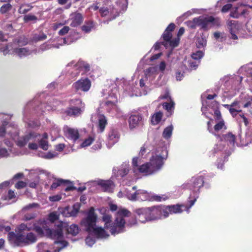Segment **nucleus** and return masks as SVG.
Masks as SVG:
<instances>
[{
    "label": "nucleus",
    "mask_w": 252,
    "mask_h": 252,
    "mask_svg": "<svg viewBox=\"0 0 252 252\" xmlns=\"http://www.w3.org/2000/svg\"><path fill=\"white\" fill-rule=\"evenodd\" d=\"M85 105L80 99H72L70 100V106L64 111V113L70 117H78L84 111Z\"/></svg>",
    "instance_id": "4468645a"
},
{
    "label": "nucleus",
    "mask_w": 252,
    "mask_h": 252,
    "mask_svg": "<svg viewBox=\"0 0 252 252\" xmlns=\"http://www.w3.org/2000/svg\"><path fill=\"white\" fill-rule=\"evenodd\" d=\"M36 137L35 132L32 131L21 136L17 137L14 140L16 145L20 148L25 146L28 143L29 148L34 150L38 148L37 143L34 142V138Z\"/></svg>",
    "instance_id": "ddd939ff"
},
{
    "label": "nucleus",
    "mask_w": 252,
    "mask_h": 252,
    "mask_svg": "<svg viewBox=\"0 0 252 252\" xmlns=\"http://www.w3.org/2000/svg\"><path fill=\"white\" fill-rule=\"evenodd\" d=\"M203 177L202 176L193 177L189 180L183 184L180 189H189L190 190L188 203L189 208H191L198 198L200 189L204 184Z\"/></svg>",
    "instance_id": "0eeeda50"
},
{
    "label": "nucleus",
    "mask_w": 252,
    "mask_h": 252,
    "mask_svg": "<svg viewBox=\"0 0 252 252\" xmlns=\"http://www.w3.org/2000/svg\"><path fill=\"white\" fill-rule=\"evenodd\" d=\"M198 27L204 31H207L214 26L220 25L218 18L207 15H202L197 17Z\"/></svg>",
    "instance_id": "dca6fc26"
},
{
    "label": "nucleus",
    "mask_w": 252,
    "mask_h": 252,
    "mask_svg": "<svg viewBox=\"0 0 252 252\" xmlns=\"http://www.w3.org/2000/svg\"><path fill=\"white\" fill-rule=\"evenodd\" d=\"M173 130V126L171 125L168 126H167L164 128L163 130V131L162 132V137L168 140L169 138H171L172 132Z\"/></svg>",
    "instance_id": "58836bf2"
},
{
    "label": "nucleus",
    "mask_w": 252,
    "mask_h": 252,
    "mask_svg": "<svg viewBox=\"0 0 252 252\" xmlns=\"http://www.w3.org/2000/svg\"><path fill=\"white\" fill-rule=\"evenodd\" d=\"M33 6L30 4H22L20 6L18 12L20 14H25L30 11Z\"/></svg>",
    "instance_id": "a19ab883"
},
{
    "label": "nucleus",
    "mask_w": 252,
    "mask_h": 252,
    "mask_svg": "<svg viewBox=\"0 0 252 252\" xmlns=\"http://www.w3.org/2000/svg\"><path fill=\"white\" fill-rule=\"evenodd\" d=\"M219 139L218 143L214 147V151L217 153L219 151L222 152L223 150L224 151H226L225 149V143L227 142V145L230 147H233L235 142V136L231 133H228L225 135H222L218 138Z\"/></svg>",
    "instance_id": "f3484780"
},
{
    "label": "nucleus",
    "mask_w": 252,
    "mask_h": 252,
    "mask_svg": "<svg viewBox=\"0 0 252 252\" xmlns=\"http://www.w3.org/2000/svg\"><path fill=\"white\" fill-rule=\"evenodd\" d=\"M223 106L229 110V111L233 118L237 117L240 123L244 122L247 126L248 124L247 118L244 114L238 113L242 112L240 101L235 100L231 104H224Z\"/></svg>",
    "instance_id": "2eb2a0df"
},
{
    "label": "nucleus",
    "mask_w": 252,
    "mask_h": 252,
    "mask_svg": "<svg viewBox=\"0 0 252 252\" xmlns=\"http://www.w3.org/2000/svg\"><path fill=\"white\" fill-rule=\"evenodd\" d=\"M94 140V138L93 136H89L88 138L85 139V140L81 143L80 147L81 148H85L90 146Z\"/></svg>",
    "instance_id": "864d4df0"
},
{
    "label": "nucleus",
    "mask_w": 252,
    "mask_h": 252,
    "mask_svg": "<svg viewBox=\"0 0 252 252\" xmlns=\"http://www.w3.org/2000/svg\"><path fill=\"white\" fill-rule=\"evenodd\" d=\"M130 212L126 209H119L116 213L114 222L111 220L112 217L108 214H104L102 220L105 222L104 229H109L112 235H116L125 231V220L124 217H127Z\"/></svg>",
    "instance_id": "20e7f679"
},
{
    "label": "nucleus",
    "mask_w": 252,
    "mask_h": 252,
    "mask_svg": "<svg viewBox=\"0 0 252 252\" xmlns=\"http://www.w3.org/2000/svg\"><path fill=\"white\" fill-rule=\"evenodd\" d=\"M34 227V223L32 225H28L27 224L22 223L19 225L18 228L20 231H23L26 230H30Z\"/></svg>",
    "instance_id": "5fc2aeb1"
},
{
    "label": "nucleus",
    "mask_w": 252,
    "mask_h": 252,
    "mask_svg": "<svg viewBox=\"0 0 252 252\" xmlns=\"http://www.w3.org/2000/svg\"><path fill=\"white\" fill-rule=\"evenodd\" d=\"M98 119V130L102 132L107 125V120L106 117L102 114H98L97 116Z\"/></svg>",
    "instance_id": "c9c22d12"
},
{
    "label": "nucleus",
    "mask_w": 252,
    "mask_h": 252,
    "mask_svg": "<svg viewBox=\"0 0 252 252\" xmlns=\"http://www.w3.org/2000/svg\"><path fill=\"white\" fill-rule=\"evenodd\" d=\"M128 122L129 128L132 130L143 125L144 119L141 114H134L130 116Z\"/></svg>",
    "instance_id": "412c9836"
},
{
    "label": "nucleus",
    "mask_w": 252,
    "mask_h": 252,
    "mask_svg": "<svg viewBox=\"0 0 252 252\" xmlns=\"http://www.w3.org/2000/svg\"><path fill=\"white\" fill-rule=\"evenodd\" d=\"M207 44V38L202 35L198 37L196 41V46L199 49H204Z\"/></svg>",
    "instance_id": "ea45409f"
},
{
    "label": "nucleus",
    "mask_w": 252,
    "mask_h": 252,
    "mask_svg": "<svg viewBox=\"0 0 252 252\" xmlns=\"http://www.w3.org/2000/svg\"><path fill=\"white\" fill-rule=\"evenodd\" d=\"M70 30L68 26H63L58 32L60 35H64L67 33Z\"/></svg>",
    "instance_id": "69168bd1"
},
{
    "label": "nucleus",
    "mask_w": 252,
    "mask_h": 252,
    "mask_svg": "<svg viewBox=\"0 0 252 252\" xmlns=\"http://www.w3.org/2000/svg\"><path fill=\"white\" fill-rule=\"evenodd\" d=\"M36 138H34V142H37L38 147L43 149V150L46 151L49 148V143L47 140L48 134L47 133H44L41 135L35 132Z\"/></svg>",
    "instance_id": "4be33fe9"
},
{
    "label": "nucleus",
    "mask_w": 252,
    "mask_h": 252,
    "mask_svg": "<svg viewBox=\"0 0 252 252\" xmlns=\"http://www.w3.org/2000/svg\"><path fill=\"white\" fill-rule=\"evenodd\" d=\"M229 30L230 34V38L236 40L240 36L241 26L236 21H232L229 25Z\"/></svg>",
    "instance_id": "5701e85b"
},
{
    "label": "nucleus",
    "mask_w": 252,
    "mask_h": 252,
    "mask_svg": "<svg viewBox=\"0 0 252 252\" xmlns=\"http://www.w3.org/2000/svg\"><path fill=\"white\" fill-rule=\"evenodd\" d=\"M90 70L88 63L82 61H72L67 64L62 73L67 79H75L82 71L87 72Z\"/></svg>",
    "instance_id": "6e6552de"
},
{
    "label": "nucleus",
    "mask_w": 252,
    "mask_h": 252,
    "mask_svg": "<svg viewBox=\"0 0 252 252\" xmlns=\"http://www.w3.org/2000/svg\"><path fill=\"white\" fill-rule=\"evenodd\" d=\"M62 199L61 194H56L52 196H50L49 197V199L51 202H56Z\"/></svg>",
    "instance_id": "774afa93"
},
{
    "label": "nucleus",
    "mask_w": 252,
    "mask_h": 252,
    "mask_svg": "<svg viewBox=\"0 0 252 252\" xmlns=\"http://www.w3.org/2000/svg\"><path fill=\"white\" fill-rule=\"evenodd\" d=\"M102 93L105 98L103 105L104 109L112 114L119 113L120 110L116 105L118 101L117 96L119 94L117 85L112 86L107 93H105L104 91H103Z\"/></svg>",
    "instance_id": "1a4fd4ad"
},
{
    "label": "nucleus",
    "mask_w": 252,
    "mask_h": 252,
    "mask_svg": "<svg viewBox=\"0 0 252 252\" xmlns=\"http://www.w3.org/2000/svg\"><path fill=\"white\" fill-rule=\"evenodd\" d=\"M186 24L189 28L192 29H195L198 27L197 17L193 18L192 20L187 21Z\"/></svg>",
    "instance_id": "603ef678"
},
{
    "label": "nucleus",
    "mask_w": 252,
    "mask_h": 252,
    "mask_svg": "<svg viewBox=\"0 0 252 252\" xmlns=\"http://www.w3.org/2000/svg\"><path fill=\"white\" fill-rule=\"evenodd\" d=\"M58 154L56 152H49L47 153H41L39 154V156L40 157L46 159H51L54 158L57 156Z\"/></svg>",
    "instance_id": "49530a36"
},
{
    "label": "nucleus",
    "mask_w": 252,
    "mask_h": 252,
    "mask_svg": "<svg viewBox=\"0 0 252 252\" xmlns=\"http://www.w3.org/2000/svg\"><path fill=\"white\" fill-rule=\"evenodd\" d=\"M15 197L14 192L12 190H9L7 193H5V194H3L1 199L3 200H10Z\"/></svg>",
    "instance_id": "09e8293b"
},
{
    "label": "nucleus",
    "mask_w": 252,
    "mask_h": 252,
    "mask_svg": "<svg viewBox=\"0 0 252 252\" xmlns=\"http://www.w3.org/2000/svg\"><path fill=\"white\" fill-rule=\"evenodd\" d=\"M7 129L10 130V132H7V135L9 136L13 140H15L19 134V130L17 125L13 123L8 122Z\"/></svg>",
    "instance_id": "7c9ffc66"
},
{
    "label": "nucleus",
    "mask_w": 252,
    "mask_h": 252,
    "mask_svg": "<svg viewBox=\"0 0 252 252\" xmlns=\"http://www.w3.org/2000/svg\"><path fill=\"white\" fill-rule=\"evenodd\" d=\"M153 84V82L144 76L139 80V86L142 91L140 95H146L148 92L151 90L150 87Z\"/></svg>",
    "instance_id": "cd10ccee"
},
{
    "label": "nucleus",
    "mask_w": 252,
    "mask_h": 252,
    "mask_svg": "<svg viewBox=\"0 0 252 252\" xmlns=\"http://www.w3.org/2000/svg\"><path fill=\"white\" fill-rule=\"evenodd\" d=\"M189 204L184 205H173L171 206H164L163 209V216L167 217L169 216V214H172L174 213H180L184 210H186L188 213L189 212Z\"/></svg>",
    "instance_id": "a211bd4d"
},
{
    "label": "nucleus",
    "mask_w": 252,
    "mask_h": 252,
    "mask_svg": "<svg viewBox=\"0 0 252 252\" xmlns=\"http://www.w3.org/2000/svg\"><path fill=\"white\" fill-rule=\"evenodd\" d=\"M12 5L9 3L3 4L0 9V13L2 14H5L9 10H11Z\"/></svg>",
    "instance_id": "13d9d810"
},
{
    "label": "nucleus",
    "mask_w": 252,
    "mask_h": 252,
    "mask_svg": "<svg viewBox=\"0 0 252 252\" xmlns=\"http://www.w3.org/2000/svg\"><path fill=\"white\" fill-rule=\"evenodd\" d=\"M7 118L10 119L11 116L3 113H0V119H2L1 124H0V137H3L7 135V132H10V130L7 129Z\"/></svg>",
    "instance_id": "a878e982"
},
{
    "label": "nucleus",
    "mask_w": 252,
    "mask_h": 252,
    "mask_svg": "<svg viewBox=\"0 0 252 252\" xmlns=\"http://www.w3.org/2000/svg\"><path fill=\"white\" fill-rule=\"evenodd\" d=\"M166 63L164 61H161L159 64L157 66L158 69L162 73V74H164L166 68ZM162 75H161V76Z\"/></svg>",
    "instance_id": "bf43d9fd"
},
{
    "label": "nucleus",
    "mask_w": 252,
    "mask_h": 252,
    "mask_svg": "<svg viewBox=\"0 0 252 252\" xmlns=\"http://www.w3.org/2000/svg\"><path fill=\"white\" fill-rule=\"evenodd\" d=\"M102 141V140L101 139L98 138L96 141V143L92 147V149L95 151L100 149L101 148Z\"/></svg>",
    "instance_id": "e2e57ef3"
},
{
    "label": "nucleus",
    "mask_w": 252,
    "mask_h": 252,
    "mask_svg": "<svg viewBox=\"0 0 252 252\" xmlns=\"http://www.w3.org/2000/svg\"><path fill=\"white\" fill-rule=\"evenodd\" d=\"M175 28V25L173 23H171L168 25L164 33L162 34L164 40H169L172 37L171 32L174 30Z\"/></svg>",
    "instance_id": "e433bc0d"
},
{
    "label": "nucleus",
    "mask_w": 252,
    "mask_h": 252,
    "mask_svg": "<svg viewBox=\"0 0 252 252\" xmlns=\"http://www.w3.org/2000/svg\"><path fill=\"white\" fill-rule=\"evenodd\" d=\"M245 103L243 107L247 108H252V96L248 95L245 97Z\"/></svg>",
    "instance_id": "6e6d98bb"
},
{
    "label": "nucleus",
    "mask_w": 252,
    "mask_h": 252,
    "mask_svg": "<svg viewBox=\"0 0 252 252\" xmlns=\"http://www.w3.org/2000/svg\"><path fill=\"white\" fill-rule=\"evenodd\" d=\"M192 14L191 12V10L188 11L187 12L184 13L182 16L179 17L177 18V21L178 22L181 23L186 18L188 17L189 16L191 15Z\"/></svg>",
    "instance_id": "4d7b16f0"
},
{
    "label": "nucleus",
    "mask_w": 252,
    "mask_h": 252,
    "mask_svg": "<svg viewBox=\"0 0 252 252\" xmlns=\"http://www.w3.org/2000/svg\"><path fill=\"white\" fill-rule=\"evenodd\" d=\"M70 182L68 180H64L63 179H58L54 182L51 186V189H56L59 186L64 183H70Z\"/></svg>",
    "instance_id": "a18cd8bd"
},
{
    "label": "nucleus",
    "mask_w": 252,
    "mask_h": 252,
    "mask_svg": "<svg viewBox=\"0 0 252 252\" xmlns=\"http://www.w3.org/2000/svg\"><path fill=\"white\" fill-rule=\"evenodd\" d=\"M97 215L93 208H91L85 218L81 221V225L88 232V236L85 241L86 244L92 247L95 242V238H106L109 236L108 233L101 227L96 226Z\"/></svg>",
    "instance_id": "7ed1b4c3"
},
{
    "label": "nucleus",
    "mask_w": 252,
    "mask_h": 252,
    "mask_svg": "<svg viewBox=\"0 0 252 252\" xmlns=\"http://www.w3.org/2000/svg\"><path fill=\"white\" fill-rule=\"evenodd\" d=\"M129 170V165L126 163L122 164L119 169L114 168L113 170L114 174L117 176L124 177L128 173Z\"/></svg>",
    "instance_id": "473e14b6"
},
{
    "label": "nucleus",
    "mask_w": 252,
    "mask_h": 252,
    "mask_svg": "<svg viewBox=\"0 0 252 252\" xmlns=\"http://www.w3.org/2000/svg\"><path fill=\"white\" fill-rule=\"evenodd\" d=\"M60 103V101L56 100L54 98L52 102H50V104H39L38 101L35 100L31 101L28 102L25 107L24 115H27L29 113H31L32 109L38 115H42L46 111H49L55 109Z\"/></svg>",
    "instance_id": "9b49d317"
},
{
    "label": "nucleus",
    "mask_w": 252,
    "mask_h": 252,
    "mask_svg": "<svg viewBox=\"0 0 252 252\" xmlns=\"http://www.w3.org/2000/svg\"><path fill=\"white\" fill-rule=\"evenodd\" d=\"M162 117V113L160 112L155 113L151 118V123L153 125L158 124L161 120Z\"/></svg>",
    "instance_id": "79ce46f5"
},
{
    "label": "nucleus",
    "mask_w": 252,
    "mask_h": 252,
    "mask_svg": "<svg viewBox=\"0 0 252 252\" xmlns=\"http://www.w3.org/2000/svg\"><path fill=\"white\" fill-rule=\"evenodd\" d=\"M200 63V61L189 60L188 61V66L190 70L196 69Z\"/></svg>",
    "instance_id": "de8ad7c7"
},
{
    "label": "nucleus",
    "mask_w": 252,
    "mask_h": 252,
    "mask_svg": "<svg viewBox=\"0 0 252 252\" xmlns=\"http://www.w3.org/2000/svg\"><path fill=\"white\" fill-rule=\"evenodd\" d=\"M126 195L128 199L131 201H134L136 200L145 201L151 199V196L149 193L146 190L141 189L137 190L133 193H131L129 191H126ZM151 199L157 201H161L162 200H165V199L163 196H159L158 195H153Z\"/></svg>",
    "instance_id": "f8f14e48"
},
{
    "label": "nucleus",
    "mask_w": 252,
    "mask_h": 252,
    "mask_svg": "<svg viewBox=\"0 0 252 252\" xmlns=\"http://www.w3.org/2000/svg\"><path fill=\"white\" fill-rule=\"evenodd\" d=\"M97 184L101 186L102 189L104 191L108 192H113L114 184L111 180H99L97 182Z\"/></svg>",
    "instance_id": "2f4dec72"
},
{
    "label": "nucleus",
    "mask_w": 252,
    "mask_h": 252,
    "mask_svg": "<svg viewBox=\"0 0 252 252\" xmlns=\"http://www.w3.org/2000/svg\"><path fill=\"white\" fill-rule=\"evenodd\" d=\"M167 156L168 151L166 146L165 145L158 146L153 150L149 162L143 164L138 167V158H133V171L136 172L137 169L139 172L145 175H150L154 174L161 169L164 164V160L167 158Z\"/></svg>",
    "instance_id": "f03ea898"
},
{
    "label": "nucleus",
    "mask_w": 252,
    "mask_h": 252,
    "mask_svg": "<svg viewBox=\"0 0 252 252\" xmlns=\"http://www.w3.org/2000/svg\"><path fill=\"white\" fill-rule=\"evenodd\" d=\"M127 6V0H119L115 4L104 5L99 9L100 16L106 19L102 23L108 24L118 16L122 11L126 10Z\"/></svg>",
    "instance_id": "39448f33"
},
{
    "label": "nucleus",
    "mask_w": 252,
    "mask_h": 252,
    "mask_svg": "<svg viewBox=\"0 0 252 252\" xmlns=\"http://www.w3.org/2000/svg\"><path fill=\"white\" fill-rule=\"evenodd\" d=\"M71 22L70 26L76 27L80 25L83 21V17L79 13H74L70 15Z\"/></svg>",
    "instance_id": "f704fd0d"
},
{
    "label": "nucleus",
    "mask_w": 252,
    "mask_h": 252,
    "mask_svg": "<svg viewBox=\"0 0 252 252\" xmlns=\"http://www.w3.org/2000/svg\"><path fill=\"white\" fill-rule=\"evenodd\" d=\"M171 38L169 40H164V46L167 47L169 44V45L172 48L177 47L179 43V38H176L172 40H171Z\"/></svg>",
    "instance_id": "37998d69"
},
{
    "label": "nucleus",
    "mask_w": 252,
    "mask_h": 252,
    "mask_svg": "<svg viewBox=\"0 0 252 252\" xmlns=\"http://www.w3.org/2000/svg\"><path fill=\"white\" fill-rule=\"evenodd\" d=\"M8 239L10 243L15 246L23 247L32 244L36 242L37 235L30 232L25 234L20 232L15 233L11 232L8 233Z\"/></svg>",
    "instance_id": "9d476101"
},
{
    "label": "nucleus",
    "mask_w": 252,
    "mask_h": 252,
    "mask_svg": "<svg viewBox=\"0 0 252 252\" xmlns=\"http://www.w3.org/2000/svg\"><path fill=\"white\" fill-rule=\"evenodd\" d=\"M37 20V17L31 14L26 15L24 17L25 22H28L32 21H36Z\"/></svg>",
    "instance_id": "052dcab7"
},
{
    "label": "nucleus",
    "mask_w": 252,
    "mask_h": 252,
    "mask_svg": "<svg viewBox=\"0 0 252 252\" xmlns=\"http://www.w3.org/2000/svg\"><path fill=\"white\" fill-rule=\"evenodd\" d=\"M59 218V215L57 212H52L49 214V220L52 222L57 220Z\"/></svg>",
    "instance_id": "0e129e2a"
},
{
    "label": "nucleus",
    "mask_w": 252,
    "mask_h": 252,
    "mask_svg": "<svg viewBox=\"0 0 252 252\" xmlns=\"http://www.w3.org/2000/svg\"><path fill=\"white\" fill-rule=\"evenodd\" d=\"M91 85V81L88 78H82L73 84L72 88L76 92H87L90 89Z\"/></svg>",
    "instance_id": "6ab92c4d"
},
{
    "label": "nucleus",
    "mask_w": 252,
    "mask_h": 252,
    "mask_svg": "<svg viewBox=\"0 0 252 252\" xmlns=\"http://www.w3.org/2000/svg\"><path fill=\"white\" fill-rule=\"evenodd\" d=\"M39 207V205L37 203H33L32 204H29V205L24 207L22 210L23 212H26L27 210H31L32 208H38Z\"/></svg>",
    "instance_id": "680f3d73"
},
{
    "label": "nucleus",
    "mask_w": 252,
    "mask_h": 252,
    "mask_svg": "<svg viewBox=\"0 0 252 252\" xmlns=\"http://www.w3.org/2000/svg\"><path fill=\"white\" fill-rule=\"evenodd\" d=\"M79 227L76 224H71L69 227L66 223L59 222L55 225L54 229L46 230L47 235L52 239H56L54 245L48 250V245L46 243H40L37 246L38 252H59L67 246L68 243L63 240V232L67 231L68 233L72 235H76L79 232Z\"/></svg>",
    "instance_id": "f257e3e1"
},
{
    "label": "nucleus",
    "mask_w": 252,
    "mask_h": 252,
    "mask_svg": "<svg viewBox=\"0 0 252 252\" xmlns=\"http://www.w3.org/2000/svg\"><path fill=\"white\" fill-rule=\"evenodd\" d=\"M204 56L202 51H197L191 54V58L193 60L199 61Z\"/></svg>",
    "instance_id": "3c124183"
},
{
    "label": "nucleus",
    "mask_w": 252,
    "mask_h": 252,
    "mask_svg": "<svg viewBox=\"0 0 252 252\" xmlns=\"http://www.w3.org/2000/svg\"><path fill=\"white\" fill-rule=\"evenodd\" d=\"M208 125V129L209 132L217 136V138L220 136V135L217 134V133L219 132L220 130L222 129H226V127L224 125V121L220 120L214 126V128L212 127V126L211 125V121H209L207 123Z\"/></svg>",
    "instance_id": "393cba45"
},
{
    "label": "nucleus",
    "mask_w": 252,
    "mask_h": 252,
    "mask_svg": "<svg viewBox=\"0 0 252 252\" xmlns=\"http://www.w3.org/2000/svg\"><path fill=\"white\" fill-rule=\"evenodd\" d=\"M63 130L65 136L73 141L74 142L79 138V133L77 129L66 126L64 127Z\"/></svg>",
    "instance_id": "c756f323"
},
{
    "label": "nucleus",
    "mask_w": 252,
    "mask_h": 252,
    "mask_svg": "<svg viewBox=\"0 0 252 252\" xmlns=\"http://www.w3.org/2000/svg\"><path fill=\"white\" fill-rule=\"evenodd\" d=\"M94 28V24L92 21H89L81 27L82 30L85 33L90 32Z\"/></svg>",
    "instance_id": "c03bdc74"
},
{
    "label": "nucleus",
    "mask_w": 252,
    "mask_h": 252,
    "mask_svg": "<svg viewBox=\"0 0 252 252\" xmlns=\"http://www.w3.org/2000/svg\"><path fill=\"white\" fill-rule=\"evenodd\" d=\"M81 205L79 203H75L72 207H65V210L69 214V216H75L78 213Z\"/></svg>",
    "instance_id": "4c0bfd02"
},
{
    "label": "nucleus",
    "mask_w": 252,
    "mask_h": 252,
    "mask_svg": "<svg viewBox=\"0 0 252 252\" xmlns=\"http://www.w3.org/2000/svg\"><path fill=\"white\" fill-rule=\"evenodd\" d=\"M13 143L8 139H5L3 142L0 143V157H6L10 153H13Z\"/></svg>",
    "instance_id": "b1692460"
},
{
    "label": "nucleus",
    "mask_w": 252,
    "mask_h": 252,
    "mask_svg": "<svg viewBox=\"0 0 252 252\" xmlns=\"http://www.w3.org/2000/svg\"><path fill=\"white\" fill-rule=\"evenodd\" d=\"M119 139V135L118 131L115 129H111L107 135V146L110 148L112 146L117 143Z\"/></svg>",
    "instance_id": "c85d7f7f"
},
{
    "label": "nucleus",
    "mask_w": 252,
    "mask_h": 252,
    "mask_svg": "<svg viewBox=\"0 0 252 252\" xmlns=\"http://www.w3.org/2000/svg\"><path fill=\"white\" fill-rule=\"evenodd\" d=\"M21 38L16 39L12 43L0 47V52L3 53L4 55L12 54L20 58H24L32 54V51L29 48L22 46L26 44L27 42H22Z\"/></svg>",
    "instance_id": "423d86ee"
},
{
    "label": "nucleus",
    "mask_w": 252,
    "mask_h": 252,
    "mask_svg": "<svg viewBox=\"0 0 252 252\" xmlns=\"http://www.w3.org/2000/svg\"><path fill=\"white\" fill-rule=\"evenodd\" d=\"M252 69V63L248 64L242 66L240 69L241 72H248Z\"/></svg>",
    "instance_id": "338daca9"
},
{
    "label": "nucleus",
    "mask_w": 252,
    "mask_h": 252,
    "mask_svg": "<svg viewBox=\"0 0 252 252\" xmlns=\"http://www.w3.org/2000/svg\"><path fill=\"white\" fill-rule=\"evenodd\" d=\"M135 218L141 222L145 223L149 221L148 213L147 208L136 209L133 211Z\"/></svg>",
    "instance_id": "bb28decb"
},
{
    "label": "nucleus",
    "mask_w": 252,
    "mask_h": 252,
    "mask_svg": "<svg viewBox=\"0 0 252 252\" xmlns=\"http://www.w3.org/2000/svg\"><path fill=\"white\" fill-rule=\"evenodd\" d=\"M147 212L149 221L160 219L162 216H163V207L161 206L147 207Z\"/></svg>",
    "instance_id": "aec40b11"
},
{
    "label": "nucleus",
    "mask_w": 252,
    "mask_h": 252,
    "mask_svg": "<svg viewBox=\"0 0 252 252\" xmlns=\"http://www.w3.org/2000/svg\"><path fill=\"white\" fill-rule=\"evenodd\" d=\"M158 74V66H154L146 69L144 72V76L147 77L152 82Z\"/></svg>",
    "instance_id": "72a5a7b5"
},
{
    "label": "nucleus",
    "mask_w": 252,
    "mask_h": 252,
    "mask_svg": "<svg viewBox=\"0 0 252 252\" xmlns=\"http://www.w3.org/2000/svg\"><path fill=\"white\" fill-rule=\"evenodd\" d=\"M175 103L173 100H171L169 102H164L163 103L162 106L164 109L167 110V112H170L174 109Z\"/></svg>",
    "instance_id": "8fccbe9b"
}]
</instances>
